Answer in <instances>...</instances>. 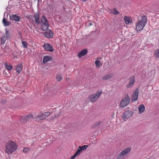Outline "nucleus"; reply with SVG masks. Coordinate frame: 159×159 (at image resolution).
<instances>
[{"label":"nucleus","mask_w":159,"mask_h":159,"mask_svg":"<svg viewBox=\"0 0 159 159\" xmlns=\"http://www.w3.org/2000/svg\"><path fill=\"white\" fill-rule=\"evenodd\" d=\"M17 148V144L14 141L10 140L6 144L5 148V152L7 154H10L14 152Z\"/></svg>","instance_id":"1"},{"label":"nucleus","mask_w":159,"mask_h":159,"mask_svg":"<svg viewBox=\"0 0 159 159\" xmlns=\"http://www.w3.org/2000/svg\"><path fill=\"white\" fill-rule=\"evenodd\" d=\"M147 18L146 16L142 17L141 19L136 23V28L137 31L142 30L147 22Z\"/></svg>","instance_id":"2"},{"label":"nucleus","mask_w":159,"mask_h":159,"mask_svg":"<svg viewBox=\"0 0 159 159\" xmlns=\"http://www.w3.org/2000/svg\"><path fill=\"white\" fill-rule=\"evenodd\" d=\"M102 92V90L97 91L94 94L89 96L88 98L89 100L91 102H94L97 101L99 98Z\"/></svg>","instance_id":"3"},{"label":"nucleus","mask_w":159,"mask_h":159,"mask_svg":"<svg viewBox=\"0 0 159 159\" xmlns=\"http://www.w3.org/2000/svg\"><path fill=\"white\" fill-rule=\"evenodd\" d=\"M130 102V98L128 94L125 95V97L121 100L120 103V106L122 107H124L128 105Z\"/></svg>","instance_id":"4"},{"label":"nucleus","mask_w":159,"mask_h":159,"mask_svg":"<svg viewBox=\"0 0 159 159\" xmlns=\"http://www.w3.org/2000/svg\"><path fill=\"white\" fill-rule=\"evenodd\" d=\"M130 148H127L122 151L118 155L116 159H123L124 156L127 155L131 151Z\"/></svg>","instance_id":"5"},{"label":"nucleus","mask_w":159,"mask_h":159,"mask_svg":"<svg viewBox=\"0 0 159 159\" xmlns=\"http://www.w3.org/2000/svg\"><path fill=\"white\" fill-rule=\"evenodd\" d=\"M50 115L49 112L40 113L38 114L36 116V119L38 121H41L46 119Z\"/></svg>","instance_id":"6"},{"label":"nucleus","mask_w":159,"mask_h":159,"mask_svg":"<svg viewBox=\"0 0 159 159\" xmlns=\"http://www.w3.org/2000/svg\"><path fill=\"white\" fill-rule=\"evenodd\" d=\"M133 115L132 112L130 110L126 111L123 115L122 118L124 121L130 118Z\"/></svg>","instance_id":"7"},{"label":"nucleus","mask_w":159,"mask_h":159,"mask_svg":"<svg viewBox=\"0 0 159 159\" xmlns=\"http://www.w3.org/2000/svg\"><path fill=\"white\" fill-rule=\"evenodd\" d=\"M33 115L29 114L21 118L20 120L22 122L25 123L33 117Z\"/></svg>","instance_id":"8"},{"label":"nucleus","mask_w":159,"mask_h":159,"mask_svg":"<svg viewBox=\"0 0 159 159\" xmlns=\"http://www.w3.org/2000/svg\"><path fill=\"white\" fill-rule=\"evenodd\" d=\"M139 93V90L138 89H136L134 91L131 97V101L134 102L136 101L138 99Z\"/></svg>","instance_id":"9"},{"label":"nucleus","mask_w":159,"mask_h":159,"mask_svg":"<svg viewBox=\"0 0 159 159\" xmlns=\"http://www.w3.org/2000/svg\"><path fill=\"white\" fill-rule=\"evenodd\" d=\"M44 48L46 50L50 52H52L54 51L52 46L50 44L46 43L44 44L43 46Z\"/></svg>","instance_id":"10"},{"label":"nucleus","mask_w":159,"mask_h":159,"mask_svg":"<svg viewBox=\"0 0 159 159\" xmlns=\"http://www.w3.org/2000/svg\"><path fill=\"white\" fill-rule=\"evenodd\" d=\"M10 18L11 20L16 21H19L20 19V16L15 14H12L10 16Z\"/></svg>","instance_id":"11"},{"label":"nucleus","mask_w":159,"mask_h":159,"mask_svg":"<svg viewBox=\"0 0 159 159\" xmlns=\"http://www.w3.org/2000/svg\"><path fill=\"white\" fill-rule=\"evenodd\" d=\"M44 35L48 38H50L53 36V34L50 30H48L45 33Z\"/></svg>","instance_id":"12"},{"label":"nucleus","mask_w":159,"mask_h":159,"mask_svg":"<svg viewBox=\"0 0 159 159\" xmlns=\"http://www.w3.org/2000/svg\"><path fill=\"white\" fill-rule=\"evenodd\" d=\"M52 58L51 56H44L43 61V63H45L48 61H50L52 60Z\"/></svg>","instance_id":"13"},{"label":"nucleus","mask_w":159,"mask_h":159,"mask_svg":"<svg viewBox=\"0 0 159 159\" xmlns=\"http://www.w3.org/2000/svg\"><path fill=\"white\" fill-rule=\"evenodd\" d=\"M135 81V79L134 76H132L130 79V80L127 85V87L128 88H130L132 87Z\"/></svg>","instance_id":"14"},{"label":"nucleus","mask_w":159,"mask_h":159,"mask_svg":"<svg viewBox=\"0 0 159 159\" xmlns=\"http://www.w3.org/2000/svg\"><path fill=\"white\" fill-rule=\"evenodd\" d=\"M87 53V50L86 49H84L80 52L78 54V56L80 58L83 56H85Z\"/></svg>","instance_id":"15"},{"label":"nucleus","mask_w":159,"mask_h":159,"mask_svg":"<svg viewBox=\"0 0 159 159\" xmlns=\"http://www.w3.org/2000/svg\"><path fill=\"white\" fill-rule=\"evenodd\" d=\"M113 76V74H107L103 76L102 79L103 80H108L112 78Z\"/></svg>","instance_id":"16"},{"label":"nucleus","mask_w":159,"mask_h":159,"mask_svg":"<svg viewBox=\"0 0 159 159\" xmlns=\"http://www.w3.org/2000/svg\"><path fill=\"white\" fill-rule=\"evenodd\" d=\"M138 108L139 113H142L145 111V107L144 105L141 104L139 106Z\"/></svg>","instance_id":"17"},{"label":"nucleus","mask_w":159,"mask_h":159,"mask_svg":"<svg viewBox=\"0 0 159 159\" xmlns=\"http://www.w3.org/2000/svg\"><path fill=\"white\" fill-rule=\"evenodd\" d=\"M124 20H125V23L127 24H128L130 23H131L132 22L131 18L128 16H125L124 18Z\"/></svg>","instance_id":"18"},{"label":"nucleus","mask_w":159,"mask_h":159,"mask_svg":"<svg viewBox=\"0 0 159 159\" xmlns=\"http://www.w3.org/2000/svg\"><path fill=\"white\" fill-rule=\"evenodd\" d=\"M22 65L21 64H19L16 66V70L17 72L19 74L22 70Z\"/></svg>","instance_id":"19"},{"label":"nucleus","mask_w":159,"mask_h":159,"mask_svg":"<svg viewBox=\"0 0 159 159\" xmlns=\"http://www.w3.org/2000/svg\"><path fill=\"white\" fill-rule=\"evenodd\" d=\"M99 59V58H97L95 62L96 67L98 68H100V67L102 66V64L101 63Z\"/></svg>","instance_id":"20"},{"label":"nucleus","mask_w":159,"mask_h":159,"mask_svg":"<svg viewBox=\"0 0 159 159\" xmlns=\"http://www.w3.org/2000/svg\"><path fill=\"white\" fill-rule=\"evenodd\" d=\"M41 27L43 31L47 30L48 27V23H43Z\"/></svg>","instance_id":"21"},{"label":"nucleus","mask_w":159,"mask_h":159,"mask_svg":"<svg viewBox=\"0 0 159 159\" xmlns=\"http://www.w3.org/2000/svg\"><path fill=\"white\" fill-rule=\"evenodd\" d=\"M36 23L39 25L40 23L39 15L38 14L35 15L34 20Z\"/></svg>","instance_id":"22"},{"label":"nucleus","mask_w":159,"mask_h":159,"mask_svg":"<svg viewBox=\"0 0 159 159\" xmlns=\"http://www.w3.org/2000/svg\"><path fill=\"white\" fill-rule=\"evenodd\" d=\"M3 23L5 26H7L9 25L10 24V22L7 21V20L4 18L2 20Z\"/></svg>","instance_id":"23"},{"label":"nucleus","mask_w":159,"mask_h":159,"mask_svg":"<svg viewBox=\"0 0 159 159\" xmlns=\"http://www.w3.org/2000/svg\"><path fill=\"white\" fill-rule=\"evenodd\" d=\"M4 65L6 67V68L8 70H11L12 69V66L10 64L7 65V62H5L4 64Z\"/></svg>","instance_id":"24"},{"label":"nucleus","mask_w":159,"mask_h":159,"mask_svg":"<svg viewBox=\"0 0 159 159\" xmlns=\"http://www.w3.org/2000/svg\"><path fill=\"white\" fill-rule=\"evenodd\" d=\"M111 13L115 15H117L119 14L120 12L115 8H114L111 11Z\"/></svg>","instance_id":"25"},{"label":"nucleus","mask_w":159,"mask_h":159,"mask_svg":"<svg viewBox=\"0 0 159 159\" xmlns=\"http://www.w3.org/2000/svg\"><path fill=\"white\" fill-rule=\"evenodd\" d=\"M56 76V79L57 81H61V80H62V77L60 75L57 74Z\"/></svg>","instance_id":"26"},{"label":"nucleus","mask_w":159,"mask_h":159,"mask_svg":"<svg viewBox=\"0 0 159 159\" xmlns=\"http://www.w3.org/2000/svg\"><path fill=\"white\" fill-rule=\"evenodd\" d=\"M88 147V146L87 145H84L82 146H79V148H80L82 150V151L85 150Z\"/></svg>","instance_id":"27"},{"label":"nucleus","mask_w":159,"mask_h":159,"mask_svg":"<svg viewBox=\"0 0 159 159\" xmlns=\"http://www.w3.org/2000/svg\"><path fill=\"white\" fill-rule=\"evenodd\" d=\"M41 21L43 23H47V20L46 17L44 16H43L41 19Z\"/></svg>","instance_id":"28"},{"label":"nucleus","mask_w":159,"mask_h":159,"mask_svg":"<svg viewBox=\"0 0 159 159\" xmlns=\"http://www.w3.org/2000/svg\"><path fill=\"white\" fill-rule=\"evenodd\" d=\"M1 44H4L6 41V38L5 36L2 37L1 39Z\"/></svg>","instance_id":"29"},{"label":"nucleus","mask_w":159,"mask_h":159,"mask_svg":"<svg viewBox=\"0 0 159 159\" xmlns=\"http://www.w3.org/2000/svg\"><path fill=\"white\" fill-rule=\"evenodd\" d=\"M21 43L24 48H26L27 47L28 44L26 42L22 41Z\"/></svg>","instance_id":"30"},{"label":"nucleus","mask_w":159,"mask_h":159,"mask_svg":"<svg viewBox=\"0 0 159 159\" xmlns=\"http://www.w3.org/2000/svg\"><path fill=\"white\" fill-rule=\"evenodd\" d=\"M82 152V150L80 148H79L77 149V151L75 153V154L77 156L79 155L80 153Z\"/></svg>","instance_id":"31"},{"label":"nucleus","mask_w":159,"mask_h":159,"mask_svg":"<svg viewBox=\"0 0 159 159\" xmlns=\"http://www.w3.org/2000/svg\"><path fill=\"white\" fill-rule=\"evenodd\" d=\"M101 122L100 121H98L95 123L93 125V128H95L98 127L101 124Z\"/></svg>","instance_id":"32"},{"label":"nucleus","mask_w":159,"mask_h":159,"mask_svg":"<svg viewBox=\"0 0 159 159\" xmlns=\"http://www.w3.org/2000/svg\"><path fill=\"white\" fill-rule=\"evenodd\" d=\"M55 140L54 138H50L48 140L47 142L48 143H52Z\"/></svg>","instance_id":"33"},{"label":"nucleus","mask_w":159,"mask_h":159,"mask_svg":"<svg viewBox=\"0 0 159 159\" xmlns=\"http://www.w3.org/2000/svg\"><path fill=\"white\" fill-rule=\"evenodd\" d=\"M29 151H30V149L28 147L25 148H24L23 150V152L25 153L27 152H29Z\"/></svg>","instance_id":"34"},{"label":"nucleus","mask_w":159,"mask_h":159,"mask_svg":"<svg viewBox=\"0 0 159 159\" xmlns=\"http://www.w3.org/2000/svg\"><path fill=\"white\" fill-rule=\"evenodd\" d=\"M155 55L156 57H159V49L156 50L155 52Z\"/></svg>","instance_id":"35"},{"label":"nucleus","mask_w":159,"mask_h":159,"mask_svg":"<svg viewBox=\"0 0 159 159\" xmlns=\"http://www.w3.org/2000/svg\"><path fill=\"white\" fill-rule=\"evenodd\" d=\"M5 34H6V36H7V39L9 38L10 37V35L9 34L8 32L6 30Z\"/></svg>","instance_id":"36"},{"label":"nucleus","mask_w":159,"mask_h":159,"mask_svg":"<svg viewBox=\"0 0 159 159\" xmlns=\"http://www.w3.org/2000/svg\"><path fill=\"white\" fill-rule=\"evenodd\" d=\"M35 15H31L30 16V17L31 19L33 21L34 20Z\"/></svg>","instance_id":"37"},{"label":"nucleus","mask_w":159,"mask_h":159,"mask_svg":"<svg viewBox=\"0 0 159 159\" xmlns=\"http://www.w3.org/2000/svg\"><path fill=\"white\" fill-rule=\"evenodd\" d=\"M77 156L75 154L74 155L72 156L70 158V159H74Z\"/></svg>","instance_id":"38"},{"label":"nucleus","mask_w":159,"mask_h":159,"mask_svg":"<svg viewBox=\"0 0 159 159\" xmlns=\"http://www.w3.org/2000/svg\"><path fill=\"white\" fill-rule=\"evenodd\" d=\"M77 156L75 154L74 155L72 156L70 158V159H74Z\"/></svg>","instance_id":"39"},{"label":"nucleus","mask_w":159,"mask_h":159,"mask_svg":"<svg viewBox=\"0 0 159 159\" xmlns=\"http://www.w3.org/2000/svg\"><path fill=\"white\" fill-rule=\"evenodd\" d=\"M68 80V78H66V80Z\"/></svg>","instance_id":"40"},{"label":"nucleus","mask_w":159,"mask_h":159,"mask_svg":"<svg viewBox=\"0 0 159 159\" xmlns=\"http://www.w3.org/2000/svg\"><path fill=\"white\" fill-rule=\"evenodd\" d=\"M90 25H92V24L91 23H90L89 24Z\"/></svg>","instance_id":"41"},{"label":"nucleus","mask_w":159,"mask_h":159,"mask_svg":"<svg viewBox=\"0 0 159 159\" xmlns=\"http://www.w3.org/2000/svg\"><path fill=\"white\" fill-rule=\"evenodd\" d=\"M99 59H101V57H99Z\"/></svg>","instance_id":"42"}]
</instances>
